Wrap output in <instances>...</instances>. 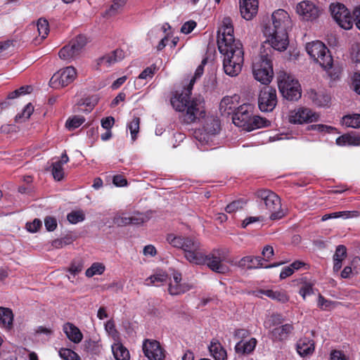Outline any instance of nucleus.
<instances>
[{
    "mask_svg": "<svg viewBox=\"0 0 360 360\" xmlns=\"http://www.w3.org/2000/svg\"><path fill=\"white\" fill-rule=\"evenodd\" d=\"M155 68L153 66H150L146 68L144 70H143L139 75L138 79H147L148 78H152L155 74Z\"/></svg>",
    "mask_w": 360,
    "mask_h": 360,
    "instance_id": "58",
    "label": "nucleus"
},
{
    "mask_svg": "<svg viewBox=\"0 0 360 360\" xmlns=\"http://www.w3.org/2000/svg\"><path fill=\"white\" fill-rule=\"evenodd\" d=\"M306 51L310 58L329 74L333 60L327 46L320 41L307 43Z\"/></svg>",
    "mask_w": 360,
    "mask_h": 360,
    "instance_id": "6",
    "label": "nucleus"
},
{
    "mask_svg": "<svg viewBox=\"0 0 360 360\" xmlns=\"http://www.w3.org/2000/svg\"><path fill=\"white\" fill-rule=\"evenodd\" d=\"M283 322L282 317L278 314H273L269 316L264 323L266 328H270L274 326L278 325Z\"/></svg>",
    "mask_w": 360,
    "mask_h": 360,
    "instance_id": "52",
    "label": "nucleus"
},
{
    "mask_svg": "<svg viewBox=\"0 0 360 360\" xmlns=\"http://www.w3.org/2000/svg\"><path fill=\"white\" fill-rule=\"evenodd\" d=\"M167 240L172 247L182 250L184 257L188 262L200 265L203 262L202 245L197 238L170 233L167 235Z\"/></svg>",
    "mask_w": 360,
    "mask_h": 360,
    "instance_id": "3",
    "label": "nucleus"
},
{
    "mask_svg": "<svg viewBox=\"0 0 360 360\" xmlns=\"http://www.w3.org/2000/svg\"><path fill=\"white\" fill-rule=\"evenodd\" d=\"M140 119L139 117H134L128 124L127 129L130 131L131 138L134 141L139 131Z\"/></svg>",
    "mask_w": 360,
    "mask_h": 360,
    "instance_id": "43",
    "label": "nucleus"
},
{
    "mask_svg": "<svg viewBox=\"0 0 360 360\" xmlns=\"http://www.w3.org/2000/svg\"><path fill=\"white\" fill-rule=\"evenodd\" d=\"M273 27H266L264 34L266 37L265 43L278 51H285L289 44L288 30L292 22L289 14L283 9L275 11L271 15Z\"/></svg>",
    "mask_w": 360,
    "mask_h": 360,
    "instance_id": "1",
    "label": "nucleus"
},
{
    "mask_svg": "<svg viewBox=\"0 0 360 360\" xmlns=\"http://www.w3.org/2000/svg\"><path fill=\"white\" fill-rule=\"evenodd\" d=\"M293 330L292 324L286 323L281 326L276 327L270 331L271 338L274 341H282L288 337Z\"/></svg>",
    "mask_w": 360,
    "mask_h": 360,
    "instance_id": "26",
    "label": "nucleus"
},
{
    "mask_svg": "<svg viewBox=\"0 0 360 360\" xmlns=\"http://www.w3.org/2000/svg\"><path fill=\"white\" fill-rule=\"evenodd\" d=\"M319 115L308 108H298L291 110L288 115L290 123L302 124L318 121Z\"/></svg>",
    "mask_w": 360,
    "mask_h": 360,
    "instance_id": "16",
    "label": "nucleus"
},
{
    "mask_svg": "<svg viewBox=\"0 0 360 360\" xmlns=\"http://www.w3.org/2000/svg\"><path fill=\"white\" fill-rule=\"evenodd\" d=\"M83 265L81 263H72L68 269V271L71 275L75 276L82 270Z\"/></svg>",
    "mask_w": 360,
    "mask_h": 360,
    "instance_id": "63",
    "label": "nucleus"
},
{
    "mask_svg": "<svg viewBox=\"0 0 360 360\" xmlns=\"http://www.w3.org/2000/svg\"><path fill=\"white\" fill-rule=\"evenodd\" d=\"M219 109L222 114L229 115L233 112L235 104L231 97H224L220 102Z\"/></svg>",
    "mask_w": 360,
    "mask_h": 360,
    "instance_id": "39",
    "label": "nucleus"
},
{
    "mask_svg": "<svg viewBox=\"0 0 360 360\" xmlns=\"http://www.w3.org/2000/svg\"><path fill=\"white\" fill-rule=\"evenodd\" d=\"M192 89L188 85L181 94H176L171 98L170 102L175 110L185 112L184 122H195L203 117L205 114L204 99L198 96L190 100Z\"/></svg>",
    "mask_w": 360,
    "mask_h": 360,
    "instance_id": "2",
    "label": "nucleus"
},
{
    "mask_svg": "<svg viewBox=\"0 0 360 360\" xmlns=\"http://www.w3.org/2000/svg\"><path fill=\"white\" fill-rule=\"evenodd\" d=\"M259 292L273 300H276L281 303H285L289 300V296L283 290H262Z\"/></svg>",
    "mask_w": 360,
    "mask_h": 360,
    "instance_id": "32",
    "label": "nucleus"
},
{
    "mask_svg": "<svg viewBox=\"0 0 360 360\" xmlns=\"http://www.w3.org/2000/svg\"><path fill=\"white\" fill-rule=\"evenodd\" d=\"M84 349L91 353H96L99 350V341L98 340H87L84 341L83 344Z\"/></svg>",
    "mask_w": 360,
    "mask_h": 360,
    "instance_id": "49",
    "label": "nucleus"
},
{
    "mask_svg": "<svg viewBox=\"0 0 360 360\" xmlns=\"http://www.w3.org/2000/svg\"><path fill=\"white\" fill-rule=\"evenodd\" d=\"M330 360H347L344 353L340 350H333L330 354Z\"/></svg>",
    "mask_w": 360,
    "mask_h": 360,
    "instance_id": "64",
    "label": "nucleus"
},
{
    "mask_svg": "<svg viewBox=\"0 0 360 360\" xmlns=\"http://www.w3.org/2000/svg\"><path fill=\"white\" fill-rule=\"evenodd\" d=\"M342 124L347 127L360 128V114L347 115L342 117Z\"/></svg>",
    "mask_w": 360,
    "mask_h": 360,
    "instance_id": "37",
    "label": "nucleus"
},
{
    "mask_svg": "<svg viewBox=\"0 0 360 360\" xmlns=\"http://www.w3.org/2000/svg\"><path fill=\"white\" fill-rule=\"evenodd\" d=\"M239 266L247 269H257L264 267L260 257L246 256L239 261ZM276 265L266 266L264 268L276 266Z\"/></svg>",
    "mask_w": 360,
    "mask_h": 360,
    "instance_id": "31",
    "label": "nucleus"
},
{
    "mask_svg": "<svg viewBox=\"0 0 360 360\" xmlns=\"http://www.w3.org/2000/svg\"><path fill=\"white\" fill-rule=\"evenodd\" d=\"M67 219L70 223L75 224L83 221L85 219V214L82 210H74L68 214Z\"/></svg>",
    "mask_w": 360,
    "mask_h": 360,
    "instance_id": "45",
    "label": "nucleus"
},
{
    "mask_svg": "<svg viewBox=\"0 0 360 360\" xmlns=\"http://www.w3.org/2000/svg\"><path fill=\"white\" fill-rule=\"evenodd\" d=\"M277 104L276 91L271 86L264 87L259 94L258 106L262 112H271Z\"/></svg>",
    "mask_w": 360,
    "mask_h": 360,
    "instance_id": "17",
    "label": "nucleus"
},
{
    "mask_svg": "<svg viewBox=\"0 0 360 360\" xmlns=\"http://www.w3.org/2000/svg\"><path fill=\"white\" fill-rule=\"evenodd\" d=\"M246 204V202L243 200H235L226 207V211L228 213H233L239 210H241Z\"/></svg>",
    "mask_w": 360,
    "mask_h": 360,
    "instance_id": "51",
    "label": "nucleus"
},
{
    "mask_svg": "<svg viewBox=\"0 0 360 360\" xmlns=\"http://www.w3.org/2000/svg\"><path fill=\"white\" fill-rule=\"evenodd\" d=\"M329 9L333 18L340 27L345 30H350L354 24L353 17L351 15L349 9L343 4L332 3Z\"/></svg>",
    "mask_w": 360,
    "mask_h": 360,
    "instance_id": "12",
    "label": "nucleus"
},
{
    "mask_svg": "<svg viewBox=\"0 0 360 360\" xmlns=\"http://www.w3.org/2000/svg\"><path fill=\"white\" fill-rule=\"evenodd\" d=\"M206 63H207V60L203 59L202 60L200 65H199L198 67L197 68V69L195 72L194 77L191 79L189 84H188V86H189V87H191V89H193V86L194 83L195 82L196 79L200 77L202 75L203 72H204V66L206 64Z\"/></svg>",
    "mask_w": 360,
    "mask_h": 360,
    "instance_id": "56",
    "label": "nucleus"
},
{
    "mask_svg": "<svg viewBox=\"0 0 360 360\" xmlns=\"http://www.w3.org/2000/svg\"><path fill=\"white\" fill-rule=\"evenodd\" d=\"M219 131V123L217 120L210 117L206 120L202 129L195 130L194 138L197 146L201 150H207L214 145L216 134Z\"/></svg>",
    "mask_w": 360,
    "mask_h": 360,
    "instance_id": "5",
    "label": "nucleus"
},
{
    "mask_svg": "<svg viewBox=\"0 0 360 360\" xmlns=\"http://www.w3.org/2000/svg\"><path fill=\"white\" fill-rule=\"evenodd\" d=\"M309 94L314 104L319 107L327 106L330 101V96L323 93L311 91Z\"/></svg>",
    "mask_w": 360,
    "mask_h": 360,
    "instance_id": "35",
    "label": "nucleus"
},
{
    "mask_svg": "<svg viewBox=\"0 0 360 360\" xmlns=\"http://www.w3.org/2000/svg\"><path fill=\"white\" fill-rule=\"evenodd\" d=\"M85 122V118L79 115L70 117L65 122V127L69 131L75 130L79 127Z\"/></svg>",
    "mask_w": 360,
    "mask_h": 360,
    "instance_id": "41",
    "label": "nucleus"
},
{
    "mask_svg": "<svg viewBox=\"0 0 360 360\" xmlns=\"http://www.w3.org/2000/svg\"><path fill=\"white\" fill-rule=\"evenodd\" d=\"M336 144L339 146H360V134L356 132L345 134L337 138Z\"/></svg>",
    "mask_w": 360,
    "mask_h": 360,
    "instance_id": "28",
    "label": "nucleus"
},
{
    "mask_svg": "<svg viewBox=\"0 0 360 360\" xmlns=\"http://www.w3.org/2000/svg\"><path fill=\"white\" fill-rule=\"evenodd\" d=\"M207 347L210 356L214 360H227L226 350L217 338L212 339Z\"/></svg>",
    "mask_w": 360,
    "mask_h": 360,
    "instance_id": "25",
    "label": "nucleus"
},
{
    "mask_svg": "<svg viewBox=\"0 0 360 360\" xmlns=\"http://www.w3.org/2000/svg\"><path fill=\"white\" fill-rule=\"evenodd\" d=\"M59 355L64 360H81L79 355L70 349H61Z\"/></svg>",
    "mask_w": 360,
    "mask_h": 360,
    "instance_id": "47",
    "label": "nucleus"
},
{
    "mask_svg": "<svg viewBox=\"0 0 360 360\" xmlns=\"http://www.w3.org/2000/svg\"><path fill=\"white\" fill-rule=\"evenodd\" d=\"M97 103V99L96 98H87L84 99L82 102H79L80 105H85L87 108L85 109L86 111H90L93 109L95 105Z\"/></svg>",
    "mask_w": 360,
    "mask_h": 360,
    "instance_id": "62",
    "label": "nucleus"
},
{
    "mask_svg": "<svg viewBox=\"0 0 360 360\" xmlns=\"http://www.w3.org/2000/svg\"><path fill=\"white\" fill-rule=\"evenodd\" d=\"M63 330L67 338L74 343H79L83 338V334L73 323L69 322L65 323L63 326Z\"/></svg>",
    "mask_w": 360,
    "mask_h": 360,
    "instance_id": "27",
    "label": "nucleus"
},
{
    "mask_svg": "<svg viewBox=\"0 0 360 360\" xmlns=\"http://www.w3.org/2000/svg\"><path fill=\"white\" fill-rule=\"evenodd\" d=\"M237 44L241 43L234 38L232 20L229 17H224L218 30V48L224 51Z\"/></svg>",
    "mask_w": 360,
    "mask_h": 360,
    "instance_id": "10",
    "label": "nucleus"
},
{
    "mask_svg": "<svg viewBox=\"0 0 360 360\" xmlns=\"http://www.w3.org/2000/svg\"><path fill=\"white\" fill-rule=\"evenodd\" d=\"M44 224L46 229L49 231H52L56 229L57 227V221L56 219L51 217H47L44 219Z\"/></svg>",
    "mask_w": 360,
    "mask_h": 360,
    "instance_id": "61",
    "label": "nucleus"
},
{
    "mask_svg": "<svg viewBox=\"0 0 360 360\" xmlns=\"http://www.w3.org/2000/svg\"><path fill=\"white\" fill-rule=\"evenodd\" d=\"M256 195L260 203H264L271 220L280 219L284 216L281 199L275 193L269 190H259L257 191Z\"/></svg>",
    "mask_w": 360,
    "mask_h": 360,
    "instance_id": "9",
    "label": "nucleus"
},
{
    "mask_svg": "<svg viewBox=\"0 0 360 360\" xmlns=\"http://www.w3.org/2000/svg\"><path fill=\"white\" fill-rule=\"evenodd\" d=\"M347 256V249L345 245H340L336 248L335 252L333 255V260L340 259L343 261Z\"/></svg>",
    "mask_w": 360,
    "mask_h": 360,
    "instance_id": "57",
    "label": "nucleus"
},
{
    "mask_svg": "<svg viewBox=\"0 0 360 360\" xmlns=\"http://www.w3.org/2000/svg\"><path fill=\"white\" fill-rule=\"evenodd\" d=\"M77 77V70L73 66H68L57 71L50 79L52 88L60 89L71 84Z\"/></svg>",
    "mask_w": 360,
    "mask_h": 360,
    "instance_id": "14",
    "label": "nucleus"
},
{
    "mask_svg": "<svg viewBox=\"0 0 360 360\" xmlns=\"http://www.w3.org/2000/svg\"><path fill=\"white\" fill-rule=\"evenodd\" d=\"M41 226V221L38 219H35L33 220V221L27 222L26 224V229L31 233H35L39 230Z\"/></svg>",
    "mask_w": 360,
    "mask_h": 360,
    "instance_id": "59",
    "label": "nucleus"
},
{
    "mask_svg": "<svg viewBox=\"0 0 360 360\" xmlns=\"http://www.w3.org/2000/svg\"><path fill=\"white\" fill-rule=\"evenodd\" d=\"M258 0H240V11L242 17L247 20H252L258 11Z\"/></svg>",
    "mask_w": 360,
    "mask_h": 360,
    "instance_id": "23",
    "label": "nucleus"
},
{
    "mask_svg": "<svg viewBox=\"0 0 360 360\" xmlns=\"http://www.w3.org/2000/svg\"><path fill=\"white\" fill-rule=\"evenodd\" d=\"M111 350L114 358L116 360H129L130 354L127 347H125L120 341H114L111 345Z\"/></svg>",
    "mask_w": 360,
    "mask_h": 360,
    "instance_id": "29",
    "label": "nucleus"
},
{
    "mask_svg": "<svg viewBox=\"0 0 360 360\" xmlns=\"http://www.w3.org/2000/svg\"><path fill=\"white\" fill-rule=\"evenodd\" d=\"M337 304V302L326 300L321 295H319L317 305L321 309L325 311L331 310L334 309Z\"/></svg>",
    "mask_w": 360,
    "mask_h": 360,
    "instance_id": "44",
    "label": "nucleus"
},
{
    "mask_svg": "<svg viewBox=\"0 0 360 360\" xmlns=\"http://www.w3.org/2000/svg\"><path fill=\"white\" fill-rule=\"evenodd\" d=\"M37 27L40 39L43 40L46 38L49 33V25L48 21L44 18H39L37 22Z\"/></svg>",
    "mask_w": 360,
    "mask_h": 360,
    "instance_id": "42",
    "label": "nucleus"
},
{
    "mask_svg": "<svg viewBox=\"0 0 360 360\" xmlns=\"http://www.w3.org/2000/svg\"><path fill=\"white\" fill-rule=\"evenodd\" d=\"M33 111L34 107L32 106V105L31 103L27 104L25 108L23 109L22 113L18 114L15 116V120L19 121L22 120V121H25L27 120L31 116Z\"/></svg>",
    "mask_w": 360,
    "mask_h": 360,
    "instance_id": "50",
    "label": "nucleus"
},
{
    "mask_svg": "<svg viewBox=\"0 0 360 360\" xmlns=\"http://www.w3.org/2000/svg\"><path fill=\"white\" fill-rule=\"evenodd\" d=\"M357 216L358 212L356 211H340L323 214L321 217V221H325L328 219L338 218L347 219L352 217H356Z\"/></svg>",
    "mask_w": 360,
    "mask_h": 360,
    "instance_id": "36",
    "label": "nucleus"
},
{
    "mask_svg": "<svg viewBox=\"0 0 360 360\" xmlns=\"http://www.w3.org/2000/svg\"><path fill=\"white\" fill-rule=\"evenodd\" d=\"M256 345L257 340L252 338L248 340L238 342L235 346V349L237 353L249 354L254 350Z\"/></svg>",
    "mask_w": 360,
    "mask_h": 360,
    "instance_id": "34",
    "label": "nucleus"
},
{
    "mask_svg": "<svg viewBox=\"0 0 360 360\" xmlns=\"http://www.w3.org/2000/svg\"><path fill=\"white\" fill-rule=\"evenodd\" d=\"M167 279L168 275L165 271L158 270L145 280V285L159 286L165 283Z\"/></svg>",
    "mask_w": 360,
    "mask_h": 360,
    "instance_id": "33",
    "label": "nucleus"
},
{
    "mask_svg": "<svg viewBox=\"0 0 360 360\" xmlns=\"http://www.w3.org/2000/svg\"><path fill=\"white\" fill-rule=\"evenodd\" d=\"M203 262L200 264H206L212 271L218 274H226L229 271L225 264L226 255L222 250H213L208 255L203 252Z\"/></svg>",
    "mask_w": 360,
    "mask_h": 360,
    "instance_id": "11",
    "label": "nucleus"
},
{
    "mask_svg": "<svg viewBox=\"0 0 360 360\" xmlns=\"http://www.w3.org/2000/svg\"><path fill=\"white\" fill-rule=\"evenodd\" d=\"M270 125L271 122L267 119L257 115H252L248 131L259 128L267 127Z\"/></svg>",
    "mask_w": 360,
    "mask_h": 360,
    "instance_id": "38",
    "label": "nucleus"
},
{
    "mask_svg": "<svg viewBox=\"0 0 360 360\" xmlns=\"http://www.w3.org/2000/svg\"><path fill=\"white\" fill-rule=\"evenodd\" d=\"M52 167V174L54 179L60 181L64 176L63 165L55 162L53 163Z\"/></svg>",
    "mask_w": 360,
    "mask_h": 360,
    "instance_id": "53",
    "label": "nucleus"
},
{
    "mask_svg": "<svg viewBox=\"0 0 360 360\" xmlns=\"http://www.w3.org/2000/svg\"><path fill=\"white\" fill-rule=\"evenodd\" d=\"M191 285L187 283L182 282L181 274L175 271L172 278L169 279L168 292L172 295H179L188 291Z\"/></svg>",
    "mask_w": 360,
    "mask_h": 360,
    "instance_id": "20",
    "label": "nucleus"
},
{
    "mask_svg": "<svg viewBox=\"0 0 360 360\" xmlns=\"http://www.w3.org/2000/svg\"><path fill=\"white\" fill-rule=\"evenodd\" d=\"M171 30V26L168 23L163 24L160 27H155V29L150 31L148 37L150 39L158 37L160 32H163L165 34L168 33V30Z\"/></svg>",
    "mask_w": 360,
    "mask_h": 360,
    "instance_id": "54",
    "label": "nucleus"
},
{
    "mask_svg": "<svg viewBox=\"0 0 360 360\" xmlns=\"http://www.w3.org/2000/svg\"><path fill=\"white\" fill-rule=\"evenodd\" d=\"M127 0H114L109 9L107 11V15L109 16L115 15L123 8Z\"/></svg>",
    "mask_w": 360,
    "mask_h": 360,
    "instance_id": "48",
    "label": "nucleus"
},
{
    "mask_svg": "<svg viewBox=\"0 0 360 360\" xmlns=\"http://www.w3.org/2000/svg\"><path fill=\"white\" fill-rule=\"evenodd\" d=\"M253 105L249 103L240 105L232 117L233 123L236 127L248 131L253 115Z\"/></svg>",
    "mask_w": 360,
    "mask_h": 360,
    "instance_id": "15",
    "label": "nucleus"
},
{
    "mask_svg": "<svg viewBox=\"0 0 360 360\" xmlns=\"http://www.w3.org/2000/svg\"><path fill=\"white\" fill-rule=\"evenodd\" d=\"M147 219L148 218L146 214L143 213H136L131 217L116 215L114 217L113 222L119 226H123L129 224H141L146 221Z\"/></svg>",
    "mask_w": 360,
    "mask_h": 360,
    "instance_id": "24",
    "label": "nucleus"
},
{
    "mask_svg": "<svg viewBox=\"0 0 360 360\" xmlns=\"http://www.w3.org/2000/svg\"><path fill=\"white\" fill-rule=\"evenodd\" d=\"M124 58V52L121 49H116L107 53L97 60V65L99 68H109L115 63L122 60Z\"/></svg>",
    "mask_w": 360,
    "mask_h": 360,
    "instance_id": "22",
    "label": "nucleus"
},
{
    "mask_svg": "<svg viewBox=\"0 0 360 360\" xmlns=\"http://www.w3.org/2000/svg\"><path fill=\"white\" fill-rule=\"evenodd\" d=\"M295 349L301 357L310 356L315 351V342L307 337L301 338L297 340Z\"/></svg>",
    "mask_w": 360,
    "mask_h": 360,
    "instance_id": "21",
    "label": "nucleus"
},
{
    "mask_svg": "<svg viewBox=\"0 0 360 360\" xmlns=\"http://www.w3.org/2000/svg\"><path fill=\"white\" fill-rule=\"evenodd\" d=\"M13 314L11 309L0 307V327L10 330L13 328Z\"/></svg>",
    "mask_w": 360,
    "mask_h": 360,
    "instance_id": "30",
    "label": "nucleus"
},
{
    "mask_svg": "<svg viewBox=\"0 0 360 360\" xmlns=\"http://www.w3.org/2000/svg\"><path fill=\"white\" fill-rule=\"evenodd\" d=\"M86 43V37L83 35L77 36L60 50L58 53L60 58L64 60L74 59L82 52Z\"/></svg>",
    "mask_w": 360,
    "mask_h": 360,
    "instance_id": "13",
    "label": "nucleus"
},
{
    "mask_svg": "<svg viewBox=\"0 0 360 360\" xmlns=\"http://www.w3.org/2000/svg\"><path fill=\"white\" fill-rule=\"evenodd\" d=\"M309 129L321 133H333L336 131V129L333 127L320 124H312L309 126Z\"/></svg>",
    "mask_w": 360,
    "mask_h": 360,
    "instance_id": "55",
    "label": "nucleus"
},
{
    "mask_svg": "<svg viewBox=\"0 0 360 360\" xmlns=\"http://www.w3.org/2000/svg\"><path fill=\"white\" fill-rule=\"evenodd\" d=\"M143 351L149 360H164L165 350L156 340H146L143 344Z\"/></svg>",
    "mask_w": 360,
    "mask_h": 360,
    "instance_id": "19",
    "label": "nucleus"
},
{
    "mask_svg": "<svg viewBox=\"0 0 360 360\" xmlns=\"http://www.w3.org/2000/svg\"><path fill=\"white\" fill-rule=\"evenodd\" d=\"M105 329L113 342L117 341L120 339V333L116 330L114 322L112 321H108L106 322L105 324Z\"/></svg>",
    "mask_w": 360,
    "mask_h": 360,
    "instance_id": "46",
    "label": "nucleus"
},
{
    "mask_svg": "<svg viewBox=\"0 0 360 360\" xmlns=\"http://www.w3.org/2000/svg\"><path fill=\"white\" fill-rule=\"evenodd\" d=\"M278 86L282 96L289 101H297L302 95L301 86L294 77L285 72H279Z\"/></svg>",
    "mask_w": 360,
    "mask_h": 360,
    "instance_id": "8",
    "label": "nucleus"
},
{
    "mask_svg": "<svg viewBox=\"0 0 360 360\" xmlns=\"http://www.w3.org/2000/svg\"><path fill=\"white\" fill-rule=\"evenodd\" d=\"M196 27V22L193 20L186 22L181 28V32L184 34H188L191 33Z\"/></svg>",
    "mask_w": 360,
    "mask_h": 360,
    "instance_id": "60",
    "label": "nucleus"
},
{
    "mask_svg": "<svg viewBox=\"0 0 360 360\" xmlns=\"http://www.w3.org/2000/svg\"><path fill=\"white\" fill-rule=\"evenodd\" d=\"M223 55V68L226 75L231 77L237 76L241 71L244 62V52L242 44L233 45L227 50L219 49Z\"/></svg>",
    "mask_w": 360,
    "mask_h": 360,
    "instance_id": "4",
    "label": "nucleus"
},
{
    "mask_svg": "<svg viewBox=\"0 0 360 360\" xmlns=\"http://www.w3.org/2000/svg\"><path fill=\"white\" fill-rule=\"evenodd\" d=\"M297 13L304 20L313 21L318 18L320 10L316 4L310 1H302L296 6Z\"/></svg>",
    "mask_w": 360,
    "mask_h": 360,
    "instance_id": "18",
    "label": "nucleus"
},
{
    "mask_svg": "<svg viewBox=\"0 0 360 360\" xmlns=\"http://www.w3.org/2000/svg\"><path fill=\"white\" fill-rule=\"evenodd\" d=\"M271 53V49L267 51L265 49L261 51L259 58L253 63L254 77L256 80L264 84H269L274 75Z\"/></svg>",
    "mask_w": 360,
    "mask_h": 360,
    "instance_id": "7",
    "label": "nucleus"
},
{
    "mask_svg": "<svg viewBox=\"0 0 360 360\" xmlns=\"http://www.w3.org/2000/svg\"><path fill=\"white\" fill-rule=\"evenodd\" d=\"M105 270V266L103 263L94 262L86 270L85 275L88 278H91L96 275L103 274Z\"/></svg>",
    "mask_w": 360,
    "mask_h": 360,
    "instance_id": "40",
    "label": "nucleus"
}]
</instances>
